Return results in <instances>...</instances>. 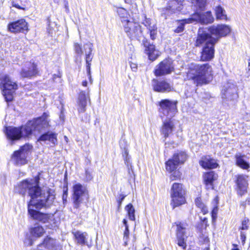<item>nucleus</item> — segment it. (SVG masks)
Wrapping results in <instances>:
<instances>
[{"label": "nucleus", "instance_id": "obj_39", "mask_svg": "<svg viewBox=\"0 0 250 250\" xmlns=\"http://www.w3.org/2000/svg\"><path fill=\"white\" fill-rule=\"evenodd\" d=\"M173 173L170 176V179L171 181H174L178 179H179L181 177V173L179 171H172Z\"/></svg>", "mask_w": 250, "mask_h": 250}, {"label": "nucleus", "instance_id": "obj_60", "mask_svg": "<svg viewBox=\"0 0 250 250\" xmlns=\"http://www.w3.org/2000/svg\"><path fill=\"white\" fill-rule=\"evenodd\" d=\"M64 138H65V140L67 139V138L66 136H65Z\"/></svg>", "mask_w": 250, "mask_h": 250}, {"label": "nucleus", "instance_id": "obj_35", "mask_svg": "<svg viewBox=\"0 0 250 250\" xmlns=\"http://www.w3.org/2000/svg\"><path fill=\"white\" fill-rule=\"evenodd\" d=\"M215 15L217 20L226 21L228 20L225 10L220 6L216 7Z\"/></svg>", "mask_w": 250, "mask_h": 250}, {"label": "nucleus", "instance_id": "obj_14", "mask_svg": "<svg viewBox=\"0 0 250 250\" xmlns=\"http://www.w3.org/2000/svg\"><path fill=\"white\" fill-rule=\"evenodd\" d=\"M237 97V87L235 84L228 83L224 86V88L222 91V98L224 103L233 101Z\"/></svg>", "mask_w": 250, "mask_h": 250}, {"label": "nucleus", "instance_id": "obj_43", "mask_svg": "<svg viewBox=\"0 0 250 250\" xmlns=\"http://www.w3.org/2000/svg\"><path fill=\"white\" fill-rule=\"evenodd\" d=\"M218 210V209L217 206L214 207L213 208L211 212V215L213 220H214L217 218Z\"/></svg>", "mask_w": 250, "mask_h": 250}, {"label": "nucleus", "instance_id": "obj_17", "mask_svg": "<svg viewBox=\"0 0 250 250\" xmlns=\"http://www.w3.org/2000/svg\"><path fill=\"white\" fill-rule=\"evenodd\" d=\"M152 86L155 91L162 93L169 92L174 89L173 84L165 80L158 81L153 79L152 80Z\"/></svg>", "mask_w": 250, "mask_h": 250}, {"label": "nucleus", "instance_id": "obj_45", "mask_svg": "<svg viewBox=\"0 0 250 250\" xmlns=\"http://www.w3.org/2000/svg\"><path fill=\"white\" fill-rule=\"evenodd\" d=\"M129 236V226H126L125 228V230L124 233V239H127Z\"/></svg>", "mask_w": 250, "mask_h": 250}, {"label": "nucleus", "instance_id": "obj_5", "mask_svg": "<svg viewBox=\"0 0 250 250\" xmlns=\"http://www.w3.org/2000/svg\"><path fill=\"white\" fill-rule=\"evenodd\" d=\"M120 12L122 14L126 15L125 16H121V21L124 30L127 37L131 39L141 37L142 31L140 25L127 14L125 9H121Z\"/></svg>", "mask_w": 250, "mask_h": 250}, {"label": "nucleus", "instance_id": "obj_57", "mask_svg": "<svg viewBox=\"0 0 250 250\" xmlns=\"http://www.w3.org/2000/svg\"><path fill=\"white\" fill-rule=\"evenodd\" d=\"M143 250H151L149 248H145Z\"/></svg>", "mask_w": 250, "mask_h": 250}, {"label": "nucleus", "instance_id": "obj_19", "mask_svg": "<svg viewBox=\"0 0 250 250\" xmlns=\"http://www.w3.org/2000/svg\"><path fill=\"white\" fill-rule=\"evenodd\" d=\"M8 28L10 32L13 33H24L28 31L27 23L25 20L21 19L10 23L8 24Z\"/></svg>", "mask_w": 250, "mask_h": 250}, {"label": "nucleus", "instance_id": "obj_31", "mask_svg": "<svg viewBox=\"0 0 250 250\" xmlns=\"http://www.w3.org/2000/svg\"><path fill=\"white\" fill-rule=\"evenodd\" d=\"M84 49L88 48V51H85V61L86 63V69L89 75L90 73V62L92 61V57L91 56L92 51V44L91 43H86L84 45Z\"/></svg>", "mask_w": 250, "mask_h": 250}, {"label": "nucleus", "instance_id": "obj_11", "mask_svg": "<svg viewBox=\"0 0 250 250\" xmlns=\"http://www.w3.org/2000/svg\"><path fill=\"white\" fill-rule=\"evenodd\" d=\"M187 158V154L183 151H179L174 153L172 158L166 163L167 171L172 172L177 168L179 165L183 164Z\"/></svg>", "mask_w": 250, "mask_h": 250}, {"label": "nucleus", "instance_id": "obj_50", "mask_svg": "<svg viewBox=\"0 0 250 250\" xmlns=\"http://www.w3.org/2000/svg\"><path fill=\"white\" fill-rule=\"evenodd\" d=\"M61 76H62V74L60 72H59V73L57 75L54 74L53 75V80L55 81V80L57 78H60L61 77Z\"/></svg>", "mask_w": 250, "mask_h": 250}, {"label": "nucleus", "instance_id": "obj_36", "mask_svg": "<svg viewBox=\"0 0 250 250\" xmlns=\"http://www.w3.org/2000/svg\"><path fill=\"white\" fill-rule=\"evenodd\" d=\"M125 210L127 212L129 219L131 221L135 220V210L131 204H128L125 207Z\"/></svg>", "mask_w": 250, "mask_h": 250}, {"label": "nucleus", "instance_id": "obj_15", "mask_svg": "<svg viewBox=\"0 0 250 250\" xmlns=\"http://www.w3.org/2000/svg\"><path fill=\"white\" fill-rule=\"evenodd\" d=\"M213 39V36L209 33L208 29L200 28L198 30L197 37L196 41V46H200L203 44H216L211 41Z\"/></svg>", "mask_w": 250, "mask_h": 250}, {"label": "nucleus", "instance_id": "obj_29", "mask_svg": "<svg viewBox=\"0 0 250 250\" xmlns=\"http://www.w3.org/2000/svg\"><path fill=\"white\" fill-rule=\"evenodd\" d=\"M245 155H242L241 153H237L235 155L236 164L237 166L240 168L248 170L250 167V164L245 159Z\"/></svg>", "mask_w": 250, "mask_h": 250}, {"label": "nucleus", "instance_id": "obj_51", "mask_svg": "<svg viewBox=\"0 0 250 250\" xmlns=\"http://www.w3.org/2000/svg\"><path fill=\"white\" fill-rule=\"evenodd\" d=\"M33 250H46L42 248V246H40L38 245L37 247V248L36 249H34Z\"/></svg>", "mask_w": 250, "mask_h": 250}, {"label": "nucleus", "instance_id": "obj_38", "mask_svg": "<svg viewBox=\"0 0 250 250\" xmlns=\"http://www.w3.org/2000/svg\"><path fill=\"white\" fill-rule=\"evenodd\" d=\"M74 51L78 56L81 57L83 53L82 45L78 43H74Z\"/></svg>", "mask_w": 250, "mask_h": 250}, {"label": "nucleus", "instance_id": "obj_61", "mask_svg": "<svg viewBox=\"0 0 250 250\" xmlns=\"http://www.w3.org/2000/svg\"><path fill=\"white\" fill-rule=\"evenodd\" d=\"M206 239H207V241H208V238H207L206 239Z\"/></svg>", "mask_w": 250, "mask_h": 250}, {"label": "nucleus", "instance_id": "obj_30", "mask_svg": "<svg viewBox=\"0 0 250 250\" xmlns=\"http://www.w3.org/2000/svg\"><path fill=\"white\" fill-rule=\"evenodd\" d=\"M145 25L147 28L150 33V36L152 40L156 39L157 35V27L155 23L150 19H146L144 22Z\"/></svg>", "mask_w": 250, "mask_h": 250}, {"label": "nucleus", "instance_id": "obj_12", "mask_svg": "<svg viewBox=\"0 0 250 250\" xmlns=\"http://www.w3.org/2000/svg\"><path fill=\"white\" fill-rule=\"evenodd\" d=\"M174 70L173 61L171 59H165L155 67L154 74L156 76H162L170 74Z\"/></svg>", "mask_w": 250, "mask_h": 250}, {"label": "nucleus", "instance_id": "obj_4", "mask_svg": "<svg viewBox=\"0 0 250 250\" xmlns=\"http://www.w3.org/2000/svg\"><path fill=\"white\" fill-rule=\"evenodd\" d=\"M48 117V114L44 113L41 117L29 121L25 125L20 127L22 137L30 138L32 135L37 136L49 126Z\"/></svg>", "mask_w": 250, "mask_h": 250}, {"label": "nucleus", "instance_id": "obj_54", "mask_svg": "<svg viewBox=\"0 0 250 250\" xmlns=\"http://www.w3.org/2000/svg\"><path fill=\"white\" fill-rule=\"evenodd\" d=\"M232 250H239V249L237 248V245L235 244L233 245V248L232 249Z\"/></svg>", "mask_w": 250, "mask_h": 250}, {"label": "nucleus", "instance_id": "obj_58", "mask_svg": "<svg viewBox=\"0 0 250 250\" xmlns=\"http://www.w3.org/2000/svg\"><path fill=\"white\" fill-rule=\"evenodd\" d=\"M54 0V2H55V3H58L59 2V0Z\"/></svg>", "mask_w": 250, "mask_h": 250}, {"label": "nucleus", "instance_id": "obj_56", "mask_svg": "<svg viewBox=\"0 0 250 250\" xmlns=\"http://www.w3.org/2000/svg\"><path fill=\"white\" fill-rule=\"evenodd\" d=\"M248 69H249V70H250V60L249 61Z\"/></svg>", "mask_w": 250, "mask_h": 250}, {"label": "nucleus", "instance_id": "obj_1", "mask_svg": "<svg viewBox=\"0 0 250 250\" xmlns=\"http://www.w3.org/2000/svg\"><path fill=\"white\" fill-rule=\"evenodd\" d=\"M17 190L23 195L28 192L31 198L28 205V211L33 219L46 223L53 218L52 214L42 213L35 208L39 209L53 204L55 198L53 189H48L46 192H42L39 186V179L36 177L29 181H22L18 185Z\"/></svg>", "mask_w": 250, "mask_h": 250}, {"label": "nucleus", "instance_id": "obj_2", "mask_svg": "<svg viewBox=\"0 0 250 250\" xmlns=\"http://www.w3.org/2000/svg\"><path fill=\"white\" fill-rule=\"evenodd\" d=\"M212 68L208 63H191L187 73V79L192 80L196 86L208 83L212 81Z\"/></svg>", "mask_w": 250, "mask_h": 250}, {"label": "nucleus", "instance_id": "obj_20", "mask_svg": "<svg viewBox=\"0 0 250 250\" xmlns=\"http://www.w3.org/2000/svg\"><path fill=\"white\" fill-rule=\"evenodd\" d=\"M184 0H169L166 10L165 14L169 15L180 11L183 8Z\"/></svg>", "mask_w": 250, "mask_h": 250}, {"label": "nucleus", "instance_id": "obj_28", "mask_svg": "<svg viewBox=\"0 0 250 250\" xmlns=\"http://www.w3.org/2000/svg\"><path fill=\"white\" fill-rule=\"evenodd\" d=\"M218 175L213 171L206 173L204 175V182L207 188H213V182L217 180Z\"/></svg>", "mask_w": 250, "mask_h": 250}, {"label": "nucleus", "instance_id": "obj_49", "mask_svg": "<svg viewBox=\"0 0 250 250\" xmlns=\"http://www.w3.org/2000/svg\"><path fill=\"white\" fill-rule=\"evenodd\" d=\"M130 67L133 71H136L137 69V64L134 63H131L130 64Z\"/></svg>", "mask_w": 250, "mask_h": 250}, {"label": "nucleus", "instance_id": "obj_3", "mask_svg": "<svg viewBox=\"0 0 250 250\" xmlns=\"http://www.w3.org/2000/svg\"><path fill=\"white\" fill-rule=\"evenodd\" d=\"M176 102L168 100H163L160 103V112L168 119L164 121L161 126L160 132L166 139L172 134L175 129L174 121L171 119L175 116L177 112Z\"/></svg>", "mask_w": 250, "mask_h": 250}, {"label": "nucleus", "instance_id": "obj_25", "mask_svg": "<svg viewBox=\"0 0 250 250\" xmlns=\"http://www.w3.org/2000/svg\"><path fill=\"white\" fill-rule=\"evenodd\" d=\"M87 99L90 102L88 94H86L84 91H81L79 95L78 100V110L79 113H83L86 110Z\"/></svg>", "mask_w": 250, "mask_h": 250}, {"label": "nucleus", "instance_id": "obj_52", "mask_svg": "<svg viewBox=\"0 0 250 250\" xmlns=\"http://www.w3.org/2000/svg\"><path fill=\"white\" fill-rule=\"evenodd\" d=\"M201 220L205 223L206 226H207V219L206 217L201 218Z\"/></svg>", "mask_w": 250, "mask_h": 250}, {"label": "nucleus", "instance_id": "obj_8", "mask_svg": "<svg viewBox=\"0 0 250 250\" xmlns=\"http://www.w3.org/2000/svg\"><path fill=\"white\" fill-rule=\"evenodd\" d=\"M72 192L73 207L77 209L84 199L87 200L89 198L88 191L85 185L76 183L73 186Z\"/></svg>", "mask_w": 250, "mask_h": 250}, {"label": "nucleus", "instance_id": "obj_9", "mask_svg": "<svg viewBox=\"0 0 250 250\" xmlns=\"http://www.w3.org/2000/svg\"><path fill=\"white\" fill-rule=\"evenodd\" d=\"M231 30L229 25L224 24H214L208 28L209 33L213 37L211 41L212 42H216V43L220 38L228 35Z\"/></svg>", "mask_w": 250, "mask_h": 250}, {"label": "nucleus", "instance_id": "obj_53", "mask_svg": "<svg viewBox=\"0 0 250 250\" xmlns=\"http://www.w3.org/2000/svg\"><path fill=\"white\" fill-rule=\"evenodd\" d=\"M123 223L125 226V228H126V226H128V225L127 224V220L126 219H124L123 220Z\"/></svg>", "mask_w": 250, "mask_h": 250}, {"label": "nucleus", "instance_id": "obj_46", "mask_svg": "<svg viewBox=\"0 0 250 250\" xmlns=\"http://www.w3.org/2000/svg\"><path fill=\"white\" fill-rule=\"evenodd\" d=\"M128 152L127 150L125 149L124 152L123 154V156L125 157V163H128V160H129V158L128 157Z\"/></svg>", "mask_w": 250, "mask_h": 250}, {"label": "nucleus", "instance_id": "obj_44", "mask_svg": "<svg viewBox=\"0 0 250 250\" xmlns=\"http://www.w3.org/2000/svg\"><path fill=\"white\" fill-rule=\"evenodd\" d=\"M248 223V220H245L243 221L242 223V227H241L240 229L242 230H247L248 229V226L247 225V224Z\"/></svg>", "mask_w": 250, "mask_h": 250}, {"label": "nucleus", "instance_id": "obj_32", "mask_svg": "<svg viewBox=\"0 0 250 250\" xmlns=\"http://www.w3.org/2000/svg\"><path fill=\"white\" fill-rule=\"evenodd\" d=\"M57 134L52 132H48L42 135L39 139V141H49L51 143L55 145L57 143Z\"/></svg>", "mask_w": 250, "mask_h": 250}, {"label": "nucleus", "instance_id": "obj_47", "mask_svg": "<svg viewBox=\"0 0 250 250\" xmlns=\"http://www.w3.org/2000/svg\"><path fill=\"white\" fill-rule=\"evenodd\" d=\"M240 237H241V239L242 241V244L244 245V244L245 243L246 239V234L244 232H241Z\"/></svg>", "mask_w": 250, "mask_h": 250}, {"label": "nucleus", "instance_id": "obj_48", "mask_svg": "<svg viewBox=\"0 0 250 250\" xmlns=\"http://www.w3.org/2000/svg\"><path fill=\"white\" fill-rule=\"evenodd\" d=\"M125 196L123 194H121L120 196V198L118 201L119 204V207L121 206L123 201L124 200Z\"/></svg>", "mask_w": 250, "mask_h": 250}, {"label": "nucleus", "instance_id": "obj_55", "mask_svg": "<svg viewBox=\"0 0 250 250\" xmlns=\"http://www.w3.org/2000/svg\"><path fill=\"white\" fill-rule=\"evenodd\" d=\"M82 85L83 86H86L87 85V82L86 81H84L82 83Z\"/></svg>", "mask_w": 250, "mask_h": 250}, {"label": "nucleus", "instance_id": "obj_10", "mask_svg": "<svg viewBox=\"0 0 250 250\" xmlns=\"http://www.w3.org/2000/svg\"><path fill=\"white\" fill-rule=\"evenodd\" d=\"M32 146L29 145H25L21 146L19 150L15 151L13 154L11 159L14 164L17 166H21L27 163L26 158Z\"/></svg>", "mask_w": 250, "mask_h": 250}, {"label": "nucleus", "instance_id": "obj_23", "mask_svg": "<svg viewBox=\"0 0 250 250\" xmlns=\"http://www.w3.org/2000/svg\"><path fill=\"white\" fill-rule=\"evenodd\" d=\"M7 138L12 142L17 141L22 137L21 129L20 127H8L6 128Z\"/></svg>", "mask_w": 250, "mask_h": 250}, {"label": "nucleus", "instance_id": "obj_26", "mask_svg": "<svg viewBox=\"0 0 250 250\" xmlns=\"http://www.w3.org/2000/svg\"><path fill=\"white\" fill-rule=\"evenodd\" d=\"M199 163L204 168L213 169L216 168L218 166L216 161L211 158L209 156H205L202 157Z\"/></svg>", "mask_w": 250, "mask_h": 250}, {"label": "nucleus", "instance_id": "obj_33", "mask_svg": "<svg viewBox=\"0 0 250 250\" xmlns=\"http://www.w3.org/2000/svg\"><path fill=\"white\" fill-rule=\"evenodd\" d=\"M30 232L32 236L39 238L42 236L44 234L45 230L42 226H37L31 228Z\"/></svg>", "mask_w": 250, "mask_h": 250}, {"label": "nucleus", "instance_id": "obj_37", "mask_svg": "<svg viewBox=\"0 0 250 250\" xmlns=\"http://www.w3.org/2000/svg\"><path fill=\"white\" fill-rule=\"evenodd\" d=\"M196 206L201 209L204 214L207 213L208 211V209L205 204L202 202L200 198H197L195 200Z\"/></svg>", "mask_w": 250, "mask_h": 250}, {"label": "nucleus", "instance_id": "obj_21", "mask_svg": "<svg viewBox=\"0 0 250 250\" xmlns=\"http://www.w3.org/2000/svg\"><path fill=\"white\" fill-rule=\"evenodd\" d=\"M46 250H60L59 243L55 239L50 236L46 237L42 243L39 244Z\"/></svg>", "mask_w": 250, "mask_h": 250}, {"label": "nucleus", "instance_id": "obj_22", "mask_svg": "<svg viewBox=\"0 0 250 250\" xmlns=\"http://www.w3.org/2000/svg\"><path fill=\"white\" fill-rule=\"evenodd\" d=\"M215 44H208L204 46L201 56L202 61H208L214 57V46Z\"/></svg>", "mask_w": 250, "mask_h": 250}, {"label": "nucleus", "instance_id": "obj_18", "mask_svg": "<svg viewBox=\"0 0 250 250\" xmlns=\"http://www.w3.org/2000/svg\"><path fill=\"white\" fill-rule=\"evenodd\" d=\"M187 226L186 224L182 223L177 225L176 237L177 244L184 250L187 247L186 241L187 236L186 235Z\"/></svg>", "mask_w": 250, "mask_h": 250}, {"label": "nucleus", "instance_id": "obj_7", "mask_svg": "<svg viewBox=\"0 0 250 250\" xmlns=\"http://www.w3.org/2000/svg\"><path fill=\"white\" fill-rule=\"evenodd\" d=\"M0 86L6 101H12L13 99V93L18 88L16 83L13 82L8 75L2 74L0 77Z\"/></svg>", "mask_w": 250, "mask_h": 250}, {"label": "nucleus", "instance_id": "obj_59", "mask_svg": "<svg viewBox=\"0 0 250 250\" xmlns=\"http://www.w3.org/2000/svg\"><path fill=\"white\" fill-rule=\"evenodd\" d=\"M33 245V242L32 241H30L29 243V245L30 246H31Z\"/></svg>", "mask_w": 250, "mask_h": 250}, {"label": "nucleus", "instance_id": "obj_6", "mask_svg": "<svg viewBox=\"0 0 250 250\" xmlns=\"http://www.w3.org/2000/svg\"><path fill=\"white\" fill-rule=\"evenodd\" d=\"M186 191L181 184L175 183L171 188L170 196L171 198L170 205L173 208L186 203Z\"/></svg>", "mask_w": 250, "mask_h": 250}, {"label": "nucleus", "instance_id": "obj_34", "mask_svg": "<svg viewBox=\"0 0 250 250\" xmlns=\"http://www.w3.org/2000/svg\"><path fill=\"white\" fill-rule=\"evenodd\" d=\"M74 236L77 243L81 245H84L86 242V237L87 235L86 232H82L77 231L74 233Z\"/></svg>", "mask_w": 250, "mask_h": 250}, {"label": "nucleus", "instance_id": "obj_27", "mask_svg": "<svg viewBox=\"0 0 250 250\" xmlns=\"http://www.w3.org/2000/svg\"><path fill=\"white\" fill-rule=\"evenodd\" d=\"M144 45L146 47L145 51L148 55L149 59L152 61H155L160 55L159 51L155 49V46L153 44L146 43Z\"/></svg>", "mask_w": 250, "mask_h": 250}, {"label": "nucleus", "instance_id": "obj_40", "mask_svg": "<svg viewBox=\"0 0 250 250\" xmlns=\"http://www.w3.org/2000/svg\"><path fill=\"white\" fill-rule=\"evenodd\" d=\"M194 1L196 6L200 10H202L204 8L206 3V0H194Z\"/></svg>", "mask_w": 250, "mask_h": 250}, {"label": "nucleus", "instance_id": "obj_41", "mask_svg": "<svg viewBox=\"0 0 250 250\" xmlns=\"http://www.w3.org/2000/svg\"><path fill=\"white\" fill-rule=\"evenodd\" d=\"M187 19H188L182 20L181 21V24L180 25H179L178 27L176 29V30H175V32H176L180 33V32H181L182 31H183V30H184V25L185 24L187 23V22H186L185 20H187Z\"/></svg>", "mask_w": 250, "mask_h": 250}, {"label": "nucleus", "instance_id": "obj_16", "mask_svg": "<svg viewBox=\"0 0 250 250\" xmlns=\"http://www.w3.org/2000/svg\"><path fill=\"white\" fill-rule=\"evenodd\" d=\"M235 177L237 192L238 194L242 196L247 192L249 176L245 174H238Z\"/></svg>", "mask_w": 250, "mask_h": 250}, {"label": "nucleus", "instance_id": "obj_42", "mask_svg": "<svg viewBox=\"0 0 250 250\" xmlns=\"http://www.w3.org/2000/svg\"><path fill=\"white\" fill-rule=\"evenodd\" d=\"M12 6L19 9H22L23 10H26V6L24 4H21V5L19 4L18 3L13 2Z\"/></svg>", "mask_w": 250, "mask_h": 250}, {"label": "nucleus", "instance_id": "obj_24", "mask_svg": "<svg viewBox=\"0 0 250 250\" xmlns=\"http://www.w3.org/2000/svg\"><path fill=\"white\" fill-rule=\"evenodd\" d=\"M38 72L36 65L34 63L28 62L25 67L23 68L21 75L24 78H30L35 76Z\"/></svg>", "mask_w": 250, "mask_h": 250}, {"label": "nucleus", "instance_id": "obj_13", "mask_svg": "<svg viewBox=\"0 0 250 250\" xmlns=\"http://www.w3.org/2000/svg\"><path fill=\"white\" fill-rule=\"evenodd\" d=\"M213 21L214 18L210 11L202 14L196 13L185 20L187 23L199 22L201 24L210 23Z\"/></svg>", "mask_w": 250, "mask_h": 250}]
</instances>
